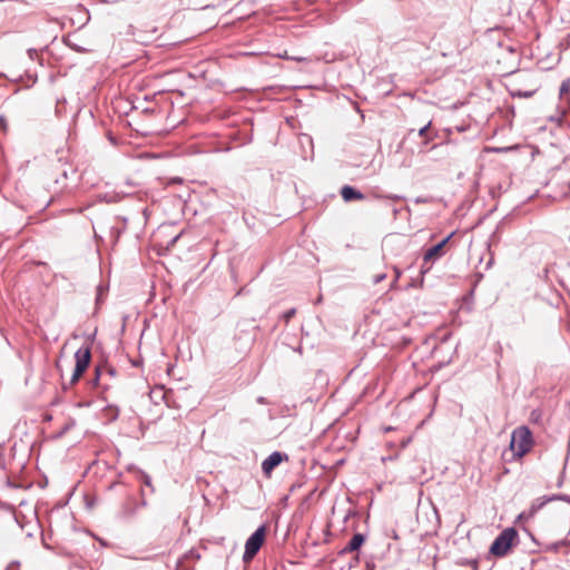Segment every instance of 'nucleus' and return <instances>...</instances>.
<instances>
[{"label": "nucleus", "instance_id": "f257e3e1", "mask_svg": "<svg viewBox=\"0 0 570 570\" xmlns=\"http://www.w3.org/2000/svg\"><path fill=\"white\" fill-rule=\"evenodd\" d=\"M533 445L534 439L528 426L521 425L512 431L509 448L513 459H522L532 450Z\"/></svg>", "mask_w": 570, "mask_h": 570}, {"label": "nucleus", "instance_id": "f03ea898", "mask_svg": "<svg viewBox=\"0 0 570 570\" xmlns=\"http://www.w3.org/2000/svg\"><path fill=\"white\" fill-rule=\"evenodd\" d=\"M518 538V532L514 528H507L493 541L490 548L491 554L502 558L511 550L514 541Z\"/></svg>", "mask_w": 570, "mask_h": 570}, {"label": "nucleus", "instance_id": "7ed1b4c3", "mask_svg": "<svg viewBox=\"0 0 570 570\" xmlns=\"http://www.w3.org/2000/svg\"><path fill=\"white\" fill-rule=\"evenodd\" d=\"M266 533V527L262 525L247 539L243 556L244 562H249L254 559L265 542Z\"/></svg>", "mask_w": 570, "mask_h": 570}, {"label": "nucleus", "instance_id": "20e7f679", "mask_svg": "<svg viewBox=\"0 0 570 570\" xmlns=\"http://www.w3.org/2000/svg\"><path fill=\"white\" fill-rule=\"evenodd\" d=\"M452 236H453V233L450 234L448 237H445L439 244H436V245L432 246L431 248H429L424 253V255H423V263H422V266H421V272L423 274L428 273L431 269L432 264L435 261H438L439 258H441L445 254V246L449 243V240L452 238Z\"/></svg>", "mask_w": 570, "mask_h": 570}, {"label": "nucleus", "instance_id": "39448f33", "mask_svg": "<svg viewBox=\"0 0 570 570\" xmlns=\"http://www.w3.org/2000/svg\"><path fill=\"white\" fill-rule=\"evenodd\" d=\"M76 366L71 376V384H75L82 376L85 371L88 368L91 360V350L89 346L80 347L76 354Z\"/></svg>", "mask_w": 570, "mask_h": 570}, {"label": "nucleus", "instance_id": "423d86ee", "mask_svg": "<svg viewBox=\"0 0 570 570\" xmlns=\"http://www.w3.org/2000/svg\"><path fill=\"white\" fill-rule=\"evenodd\" d=\"M289 460L286 453H282L278 451L273 452L268 458H266L262 462V471L265 478L269 479L274 469L277 468L281 463L287 462Z\"/></svg>", "mask_w": 570, "mask_h": 570}, {"label": "nucleus", "instance_id": "0eeeda50", "mask_svg": "<svg viewBox=\"0 0 570 570\" xmlns=\"http://www.w3.org/2000/svg\"><path fill=\"white\" fill-rule=\"evenodd\" d=\"M341 196H342L343 200L346 203L353 202V200H363L365 198L361 191L356 190L355 188H353L352 186H348V185H345L342 187Z\"/></svg>", "mask_w": 570, "mask_h": 570}, {"label": "nucleus", "instance_id": "6e6552de", "mask_svg": "<svg viewBox=\"0 0 570 570\" xmlns=\"http://www.w3.org/2000/svg\"><path fill=\"white\" fill-rule=\"evenodd\" d=\"M364 541H365L364 535L361 533H356L352 537V539L350 540V542L346 544V547L343 549L342 552L351 553V552L357 551L362 547Z\"/></svg>", "mask_w": 570, "mask_h": 570}, {"label": "nucleus", "instance_id": "1a4fd4ad", "mask_svg": "<svg viewBox=\"0 0 570 570\" xmlns=\"http://www.w3.org/2000/svg\"><path fill=\"white\" fill-rule=\"evenodd\" d=\"M537 86H531L530 88L527 89V91H522V89H512L511 94L512 96L517 97L530 98L537 92Z\"/></svg>", "mask_w": 570, "mask_h": 570}, {"label": "nucleus", "instance_id": "9d476101", "mask_svg": "<svg viewBox=\"0 0 570 570\" xmlns=\"http://www.w3.org/2000/svg\"><path fill=\"white\" fill-rule=\"evenodd\" d=\"M570 94V78L562 81L559 90L560 99H568V95Z\"/></svg>", "mask_w": 570, "mask_h": 570}, {"label": "nucleus", "instance_id": "9b49d317", "mask_svg": "<svg viewBox=\"0 0 570 570\" xmlns=\"http://www.w3.org/2000/svg\"><path fill=\"white\" fill-rule=\"evenodd\" d=\"M430 126H431V122H428L424 127H422V128L419 130V135H420L421 137H425V136H426V132H428V130H429V128H430Z\"/></svg>", "mask_w": 570, "mask_h": 570}, {"label": "nucleus", "instance_id": "f8f14e48", "mask_svg": "<svg viewBox=\"0 0 570 570\" xmlns=\"http://www.w3.org/2000/svg\"><path fill=\"white\" fill-rule=\"evenodd\" d=\"M296 311L294 308L287 311L285 314H284V318L286 322H288L294 315H295Z\"/></svg>", "mask_w": 570, "mask_h": 570}, {"label": "nucleus", "instance_id": "ddd939ff", "mask_svg": "<svg viewBox=\"0 0 570 570\" xmlns=\"http://www.w3.org/2000/svg\"><path fill=\"white\" fill-rule=\"evenodd\" d=\"M7 120L4 117H0V130L6 132L7 131Z\"/></svg>", "mask_w": 570, "mask_h": 570}, {"label": "nucleus", "instance_id": "4468645a", "mask_svg": "<svg viewBox=\"0 0 570 570\" xmlns=\"http://www.w3.org/2000/svg\"><path fill=\"white\" fill-rule=\"evenodd\" d=\"M99 375H100V370L97 367L96 368V377L94 380L95 384H97L98 380H99Z\"/></svg>", "mask_w": 570, "mask_h": 570}]
</instances>
